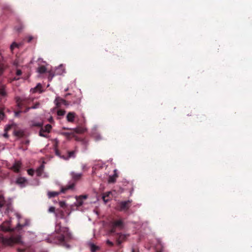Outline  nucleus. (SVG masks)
<instances>
[{
  "mask_svg": "<svg viewBox=\"0 0 252 252\" xmlns=\"http://www.w3.org/2000/svg\"><path fill=\"white\" fill-rule=\"evenodd\" d=\"M10 225L9 220L4 221L0 226V249L3 246L22 243L20 235L14 236L12 234L13 229Z\"/></svg>",
  "mask_w": 252,
  "mask_h": 252,
  "instance_id": "1",
  "label": "nucleus"
},
{
  "mask_svg": "<svg viewBox=\"0 0 252 252\" xmlns=\"http://www.w3.org/2000/svg\"><path fill=\"white\" fill-rule=\"evenodd\" d=\"M55 231L56 235L55 236L54 242L55 243L65 245L66 242L72 239V235L69 232L68 228L62 226L60 223L57 224Z\"/></svg>",
  "mask_w": 252,
  "mask_h": 252,
  "instance_id": "2",
  "label": "nucleus"
},
{
  "mask_svg": "<svg viewBox=\"0 0 252 252\" xmlns=\"http://www.w3.org/2000/svg\"><path fill=\"white\" fill-rule=\"evenodd\" d=\"M70 175L73 181L69 182L68 185L64 187H62L61 192L65 193L67 190L73 189L76 182L80 180L82 176V173H75L74 172H71Z\"/></svg>",
  "mask_w": 252,
  "mask_h": 252,
  "instance_id": "3",
  "label": "nucleus"
},
{
  "mask_svg": "<svg viewBox=\"0 0 252 252\" xmlns=\"http://www.w3.org/2000/svg\"><path fill=\"white\" fill-rule=\"evenodd\" d=\"M109 225L111 233H115L117 229L122 230L125 226L123 221L121 219L110 221Z\"/></svg>",
  "mask_w": 252,
  "mask_h": 252,
  "instance_id": "4",
  "label": "nucleus"
},
{
  "mask_svg": "<svg viewBox=\"0 0 252 252\" xmlns=\"http://www.w3.org/2000/svg\"><path fill=\"white\" fill-rule=\"evenodd\" d=\"M131 201H121L118 204V209L120 211H126L130 207Z\"/></svg>",
  "mask_w": 252,
  "mask_h": 252,
  "instance_id": "5",
  "label": "nucleus"
},
{
  "mask_svg": "<svg viewBox=\"0 0 252 252\" xmlns=\"http://www.w3.org/2000/svg\"><path fill=\"white\" fill-rule=\"evenodd\" d=\"M52 126L50 124L46 125L44 127L42 126L39 132V136L45 138L48 137V134L50 132Z\"/></svg>",
  "mask_w": 252,
  "mask_h": 252,
  "instance_id": "6",
  "label": "nucleus"
},
{
  "mask_svg": "<svg viewBox=\"0 0 252 252\" xmlns=\"http://www.w3.org/2000/svg\"><path fill=\"white\" fill-rule=\"evenodd\" d=\"M4 206L6 207L5 213H8L11 205L9 203H6L3 194L0 191V209Z\"/></svg>",
  "mask_w": 252,
  "mask_h": 252,
  "instance_id": "7",
  "label": "nucleus"
},
{
  "mask_svg": "<svg viewBox=\"0 0 252 252\" xmlns=\"http://www.w3.org/2000/svg\"><path fill=\"white\" fill-rule=\"evenodd\" d=\"M54 102L57 107H60L62 104L68 106L71 104V102L65 100L60 97H57L55 99Z\"/></svg>",
  "mask_w": 252,
  "mask_h": 252,
  "instance_id": "8",
  "label": "nucleus"
},
{
  "mask_svg": "<svg viewBox=\"0 0 252 252\" xmlns=\"http://www.w3.org/2000/svg\"><path fill=\"white\" fill-rule=\"evenodd\" d=\"M17 103L19 110L15 112V116H18L19 114L22 112L24 113V110H22L23 106L24 105V102L19 98L17 100Z\"/></svg>",
  "mask_w": 252,
  "mask_h": 252,
  "instance_id": "9",
  "label": "nucleus"
},
{
  "mask_svg": "<svg viewBox=\"0 0 252 252\" xmlns=\"http://www.w3.org/2000/svg\"><path fill=\"white\" fill-rule=\"evenodd\" d=\"M18 252H34L32 248L22 244L21 247L18 249Z\"/></svg>",
  "mask_w": 252,
  "mask_h": 252,
  "instance_id": "10",
  "label": "nucleus"
},
{
  "mask_svg": "<svg viewBox=\"0 0 252 252\" xmlns=\"http://www.w3.org/2000/svg\"><path fill=\"white\" fill-rule=\"evenodd\" d=\"M27 183V179L24 177H18L16 181V183L21 188L25 187Z\"/></svg>",
  "mask_w": 252,
  "mask_h": 252,
  "instance_id": "11",
  "label": "nucleus"
},
{
  "mask_svg": "<svg viewBox=\"0 0 252 252\" xmlns=\"http://www.w3.org/2000/svg\"><path fill=\"white\" fill-rule=\"evenodd\" d=\"M7 93L6 90V86L5 85H0V97L1 98H5L7 96Z\"/></svg>",
  "mask_w": 252,
  "mask_h": 252,
  "instance_id": "12",
  "label": "nucleus"
},
{
  "mask_svg": "<svg viewBox=\"0 0 252 252\" xmlns=\"http://www.w3.org/2000/svg\"><path fill=\"white\" fill-rule=\"evenodd\" d=\"M21 162L19 161H16L12 166L11 169L16 173H18L20 171V169L21 167Z\"/></svg>",
  "mask_w": 252,
  "mask_h": 252,
  "instance_id": "13",
  "label": "nucleus"
},
{
  "mask_svg": "<svg viewBox=\"0 0 252 252\" xmlns=\"http://www.w3.org/2000/svg\"><path fill=\"white\" fill-rule=\"evenodd\" d=\"M118 175L117 174V169L114 170V174L110 176L108 178V182L109 183H114L116 182V179L118 178Z\"/></svg>",
  "mask_w": 252,
  "mask_h": 252,
  "instance_id": "14",
  "label": "nucleus"
},
{
  "mask_svg": "<svg viewBox=\"0 0 252 252\" xmlns=\"http://www.w3.org/2000/svg\"><path fill=\"white\" fill-rule=\"evenodd\" d=\"M75 151H68L67 152V155L66 156H63L62 157V158L65 159V160H68L71 158H75Z\"/></svg>",
  "mask_w": 252,
  "mask_h": 252,
  "instance_id": "15",
  "label": "nucleus"
},
{
  "mask_svg": "<svg viewBox=\"0 0 252 252\" xmlns=\"http://www.w3.org/2000/svg\"><path fill=\"white\" fill-rule=\"evenodd\" d=\"M74 133H83L87 131V129L84 127H78L72 129Z\"/></svg>",
  "mask_w": 252,
  "mask_h": 252,
  "instance_id": "16",
  "label": "nucleus"
},
{
  "mask_svg": "<svg viewBox=\"0 0 252 252\" xmlns=\"http://www.w3.org/2000/svg\"><path fill=\"white\" fill-rule=\"evenodd\" d=\"M75 116V113L74 112H69L66 116L67 121L69 122H73L74 121Z\"/></svg>",
  "mask_w": 252,
  "mask_h": 252,
  "instance_id": "17",
  "label": "nucleus"
},
{
  "mask_svg": "<svg viewBox=\"0 0 252 252\" xmlns=\"http://www.w3.org/2000/svg\"><path fill=\"white\" fill-rule=\"evenodd\" d=\"M29 220H25V222L24 223H22L21 222V220H19V222L17 224V228L18 230L21 229L24 226L29 225Z\"/></svg>",
  "mask_w": 252,
  "mask_h": 252,
  "instance_id": "18",
  "label": "nucleus"
},
{
  "mask_svg": "<svg viewBox=\"0 0 252 252\" xmlns=\"http://www.w3.org/2000/svg\"><path fill=\"white\" fill-rule=\"evenodd\" d=\"M126 238V235L123 234H119V236L117 239V242L118 245H120Z\"/></svg>",
  "mask_w": 252,
  "mask_h": 252,
  "instance_id": "19",
  "label": "nucleus"
},
{
  "mask_svg": "<svg viewBox=\"0 0 252 252\" xmlns=\"http://www.w3.org/2000/svg\"><path fill=\"white\" fill-rule=\"evenodd\" d=\"M92 136L95 139V141H99L102 139V136L100 135V134L96 132H94L92 133Z\"/></svg>",
  "mask_w": 252,
  "mask_h": 252,
  "instance_id": "20",
  "label": "nucleus"
},
{
  "mask_svg": "<svg viewBox=\"0 0 252 252\" xmlns=\"http://www.w3.org/2000/svg\"><path fill=\"white\" fill-rule=\"evenodd\" d=\"M44 169V166L43 165H41L36 170V173L37 176H40L43 172Z\"/></svg>",
  "mask_w": 252,
  "mask_h": 252,
  "instance_id": "21",
  "label": "nucleus"
},
{
  "mask_svg": "<svg viewBox=\"0 0 252 252\" xmlns=\"http://www.w3.org/2000/svg\"><path fill=\"white\" fill-rule=\"evenodd\" d=\"M39 106V103L36 102L33 106H32V107H26L25 108V109L24 110V113H27L31 109H36V108H38Z\"/></svg>",
  "mask_w": 252,
  "mask_h": 252,
  "instance_id": "22",
  "label": "nucleus"
},
{
  "mask_svg": "<svg viewBox=\"0 0 252 252\" xmlns=\"http://www.w3.org/2000/svg\"><path fill=\"white\" fill-rule=\"evenodd\" d=\"M60 193V192L57 191H49L48 192V196L49 198H53L58 196Z\"/></svg>",
  "mask_w": 252,
  "mask_h": 252,
  "instance_id": "23",
  "label": "nucleus"
},
{
  "mask_svg": "<svg viewBox=\"0 0 252 252\" xmlns=\"http://www.w3.org/2000/svg\"><path fill=\"white\" fill-rule=\"evenodd\" d=\"M37 71L40 74H43L46 71V68L45 66L41 65L38 68Z\"/></svg>",
  "mask_w": 252,
  "mask_h": 252,
  "instance_id": "24",
  "label": "nucleus"
},
{
  "mask_svg": "<svg viewBox=\"0 0 252 252\" xmlns=\"http://www.w3.org/2000/svg\"><path fill=\"white\" fill-rule=\"evenodd\" d=\"M91 252H96V251L99 249V247L95 245L94 244H91L90 245Z\"/></svg>",
  "mask_w": 252,
  "mask_h": 252,
  "instance_id": "25",
  "label": "nucleus"
},
{
  "mask_svg": "<svg viewBox=\"0 0 252 252\" xmlns=\"http://www.w3.org/2000/svg\"><path fill=\"white\" fill-rule=\"evenodd\" d=\"M15 135L18 137H22L24 135V133L22 130H17L15 132Z\"/></svg>",
  "mask_w": 252,
  "mask_h": 252,
  "instance_id": "26",
  "label": "nucleus"
},
{
  "mask_svg": "<svg viewBox=\"0 0 252 252\" xmlns=\"http://www.w3.org/2000/svg\"><path fill=\"white\" fill-rule=\"evenodd\" d=\"M81 99L80 98H74L72 99V101L71 102V103H72L73 104H79L80 102Z\"/></svg>",
  "mask_w": 252,
  "mask_h": 252,
  "instance_id": "27",
  "label": "nucleus"
},
{
  "mask_svg": "<svg viewBox=\"0 0 252 252\" xmlns=\"http://www.w3.org/2000/svg\"><path fill=\"white\" fill-rule=\"evenodd\" d=\"M65 111L64 110L60 109L57 111V114L58 116H63L65 114Z\"/></svg>",
  "mask_w": 252,
  "mask_h": 252,
  "instance_id": "28",
  "label": "nucleus"
},
{
  "mask_svg": "<svg viewBox=\"0 0 252 252\" xmlns=\"http://www.w3.org/2000/svg\"><path fill=\"white\" fill-rule=\"evenodd\" d=\"M4 117L3 109L0 108V120H2Z\"/></svg>",
  "mask_w": 252,
  "mask_h": 252,
  "instance_id": "29",
  "label": "nucleus"
},
{
  "mask_svg": "<svg viewBox=\"0 0 252 252\" xmlns=\"http://www.w3.org/2000/svg\"><path fill=\"white\" fill-rule=\"evenodd\" d=\"M63 135L66 136V137H68L72 135L73 136H74V132H63Z\"/></svg>",
  "mask_w": 252,
  "mask_h": 252,
  "instance_id": "30",
  "label": "nucleus"
},
{
  "mask_svg": "<svg viewBox=\"0 0 252 252\" xmlns=\"http://www.w3.org/2000/svg\"><path fill=\"white\" fill-rule=\"evenodd\" d=\"M76 140L77 141H81L83 144H86L87 142L85 139L81 138H76Z\"/></svg>",
  "mask_w": 252,
  "mask_h": 252,
  "instance_id": "31",
  "label": "nucleus"
},
{
  "mask_svg": "<svg viewBox=\"0 0 252 252\" xmlns=\"http://www.w3.org/2000/svg\"><path fill=\"white\" fill-rule=\"evenodd\" d=\"M4 69V66L3 64L0 63V75H1Z\"/></svg>",
  "mask_w": 252,
  "mask_h": 252,
  "instance_id": "32",
  "label": "nucleus"
},
{
  "mask_svg": "<svg viewBox=\"0 0 252 252\" xmlns=\"http://www.w3.org/2000/svg\"><path fill=\"white\" fill-rule=\"evenodd\" d=\"M15 47H18V45L16 43L14 42L10 46V49H11V50L13 51L14 48H15Z\"/></svg>",
  "mask_w": 252,
  "mask_h": 252,
  "instance_id": "33",
  "label": "nucleus"
},
{
  "mask_svg": "<svg viewBox=\"0 0 252 252\" xmlns=\"http://www.w3.org/2000/svg\"><path fill=\"white\" fill-rule=\"evenodd\" d=\"M33 37L32 36H29L27 37H26L25 38V40H26V41L30 43L32 41V40L33 39Z\"/></svg>",
  "mask_w": 252,
  "mask_h": 252,
  "instance_id": "34",
  "label": "nucleus"
},
{
  "mask_svg": "<svg viewBox=\"0 0 252 252\" xmlns=\"http://www.w3.org/2000/svg\"><path fill=\"white\" fill-rule=\"evenodd\" d=\"M33 126L37 127H40L41 128L43 126V124L40 123H35L33 124Z\"/></svg>",
  "mask_w": 252,
  "mask_h": 252,
  "instance_id": "35",
  "label": "nucleus"
},
{
  "mask_svg": "<svg viewBox=\"0 0 252 252\" xmlns=\"http://www.w3.org/2000/svg\"><path fill=\"white\" fill-rule=\"evenodd\" d=\"M28 173L29 175L32 176L34 173V171L32 169H30L28 170Z\"/></svg>",
  "mask_w": 252,
  "mask_h": 252,
  "instance_id": "36",
  "label": "nucleus"
},
{
  "mask_svg": "<svg viewBox=\"0 0 252 252\" xmlns=\"http://www.w3.org/2000/svg\"><path fill=\"white\" fill-rule=\"evenodd\" d=\"M54 76V74L52 72H49L48 79L49 80H51Z\"/></svg>",
  "mask_w": 252,
  "mask_h": 252,
  "instance_id": "37",
  "label": "nucleus"
},
{
  "mask_svg": "<svg viewBox=\"0 0 252 252\" xmlns=\"http://www.w3.org/2000/svg\"><path fill=\"white\" fill-rule=\"evenodd\" d=\"M41 89V85L40 84H39L34 89V92L37 91L38 90H40Z\"/></svg>",
  "mask_w": 252,
  "mask_h": 252,
  "instance_id": "38",
  "label": "nucleus"
},
{
  "mask_svg": "<svg viewBox=\"0 0 252 252\" xmlns=\"http://www.w3.org/2000/svg\"><path fill=\"white\" fill-rule=\"evenodd\" d=\"M49 212H50V213H53L55 212V208L54 207H50L49 208V210H48Z\"/></svg>",
  "mask_w": 252,
  "mask_h": 252,
  "instance_id": "39",
  "label": "nucleus"
},
{
  "mask_svg": "<svg viewBox=\"0 0 252 252\" xmlns=\"http://www.w3.org/2000/svg\"><path fill=\"white\" fill-rule=\"evenodd\" d=\"M17 76H20L22 74V71L20 69H17L16 73Z\"/></svg>",
  "mask_w": 252,
  "mask_h": 252,
  "instance_id": "40",
  "label": "nucleus"
},
{
  "mask_svg": "<svg viewBox=\"0 0 252 252\" xmlns=\"http://www.w3.org/2000/svg\"><path fill=\"white\" fill-rule=\"evenodd\" d=\"M7 129H8V128H5V133H4L3 134V137H5V138H8V134H7V132H6V131L7 130Z\"/></svg>",
  "mask_w": 252,
  "mask_h": 252,
  "instance_id": "41",
  "label": "nucleus"
},
{
  "mask_svg": "<svg viewBox=\"0 0 252 252\" xmlns=\"http://www.w3.org/2000/svg\"><path fill=\"white\" fill-rule=\"evenodd\" d=\"M83 204V202L81 200H77V205L78 206H80L82 205Z\"/></svg>",
  "mask_w": 252,
  "mask_h": 252,
  "instance_id": "42",
  "label": "nucleus"
},
{
  "mask_svg": "<svg viewBox=\"0 0 252 252\" xmlns=\"http://www.w3.org/2000/svg\"><path fill=\"white\" fill-rule=\"evenodd\" d=\"M107 244L111 247L114 245V244L109 240L107 241Z\"/></svg>",
  "mask_w": 252,
  "mask_h": 252,
  "instance_id": "43",
  "label": "nucleus"
},
{
  "mask_svg": "<svg viewBox=\"0 0 252 252\" xmlns=\"http://www.w3.org/2000/svg\"><path fill=\"white\" fill-rule=\"evenodd\" d=\"M23 28H24V26L22 25H21L19 28H17V30L18 32H20L23 29Z\"/></svg>",
  "mask_w": 252,
  "mask_h": 252,
  "instance_id": "44",
  "label": "nucleus"
},
{
  "mask_svg": "<svg viewBox=\"0 0 252 252\" xmlns=\"http://www.w3.org/2000/svg\"><path fill=\"white\" fill-rule=\"evenodd\" d=\"M106 197H107V196H105V195H104V196H103V197H102L103 200V201H104L105 202H107L108 201V199H107V198H106Z\"/></svg>",
  "mask_w": 252,
  "mask_h": 252,
  "instance_id": "45",
  "label": "nucleus"
},
{
  "mask_svg": "<svg viewBox=\"0 0 252 252\" xmlns=\"http://www.w3.org/2000/svg\"><path fill=\"white\" fill-rule=\"evenodd\" d=\"M56 155L60 156L61 158H62V156H60V153L58 150H56Z\"/></svg>",
  "mask_w": 252,
  "mask_h": 252,
  "instance_id": "46",
  "label": "nucleus"
},
{
  "mask_svg": "<svg viewBox=\"0 0 252 252\" xmlns=\"http://www.w3.org/2000/svg\"><path fill=\"white\" fill-rule=\"evenodd\" d=\"M48 121L50 123H53L54 121L53 117H50V118L49 119Z\"/></svg>",
  "mask_w": 252,
  "mask_h": 252,
  "instance_id": "47",
  "label": "nucleus"
},
{
  "mask_svg": "<svg viewBox=\"0 0 252 252\" xmlns=\"http://www.w3.org/2000/svg\"><path fill=\"white\" fill-rule=\"evenodd\" d=\"M63 65H61L59 68H58V70H59V69H62V70H63L64 69V68H63Z\"/></svg>",
  "mask_w": 252,
  "mask_h": 252,
  "instance_id": "48",
  "label": "nucleus"
},
{
  "mask_svg": "<svg viewBox=\"0 0 252 252\" xmlns=\"http://www.w3.org/2000/svg\"><path fill=\"white\" fill-rule=\"evenodd\" d=\"M69 94H67L65 95V97H67V96L68 95H69Z\"/></svg>",
  "mask_w": 252,
  "mask_h": 252,
  "instance_id": "49",
  "label": "nucleus"
},
{
  "mask_svg": "<svg viewBox=\"0 0 252 252\" xmlns=\"http://www.w3.org/2000/svg\"><path fill=\"white\" fill-rule=\"evenodd\" d=\"M63 72V71H59V72H58V73H59V74H62Z\"/></svg>",
  "mask_w": 252,
  "mask_h": 252,
  "instance_id": "50",
  "label": "nucleus"
},
{
  "mask_svg": "<svg viewBox=\"0 0 252 252\" xmlns=\"http://www.w3.org/2000/svg\"><path fill=\"white\" fill-rule=\"evenodd\" d=\"M132 252H135V251H134V249H132Z\"/></svg>",
  "mask_w": 252,
  "mask_h": 252,
  "instance_id": "51",
  "label": "nucleus"
},
{
  "mask_svg": "<svg viewBox=\"0 0 252 252\" xmlns=\"http://www.w3.org/2000/svg\"><path fill=\"white\" fill-rule=\"evenodd\" d=\"M18 79H19V78H14V80H18Z\"/></svg>",
  "mask_w": 252,
  "mask_h": 252,
  "instance_id": "52",
  "label": "nucleus"
},
{
  "mask_svg": "<svg viewBox=\"0 0 252 252\" xmlns=\"http://www.w3.org/2000/svg\"><path fill=\"white\" fill-rule=\"evenodd\" d=\"M68 88H67L66 89H65V92H66V91H68Z\"/></svg>",
  "mask_w": 252,
  "mask_h": 252,
  "instance_id": "53",
  "label": "nucleus"
},
{
  "mask_svg": "<svg viewBox=\"0 0 252 252\" xmlns=\"http://www.w3.org/2000/svg\"><path fill=\"white\" fill-rule=\"evenodd\" d=\"M17 217H18V218H19V215H17Z\"/></svg>",
  "mask_w": 252,
  "mask_h": 252,
  "instance_id": "54",
  "label": "nucleus"
}]
</instances>
